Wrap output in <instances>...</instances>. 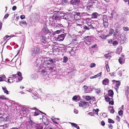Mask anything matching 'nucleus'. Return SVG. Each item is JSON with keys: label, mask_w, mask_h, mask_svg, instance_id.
Here are the masks:
<instances>
[{"label": "nucleus", "mask_w": 129, "mask_h": 129, "mask_svg": "<svg viewBox=\"0 0 129 129\" xmlns=\"http://www.w3.org/2000/svg\"><path fill=\"white\" fill-rule=\"evenodd\" d=\"M73 4L75 5H78L79 3V0H72Z\"/></svg>", "instance_id": "nucleus-22"}, {"label": "nucleus", "mask_w": 129, "mask_h": 129, "mask_svg": "<svg viewBox=\"0 0 129 129\" xmlns=\"http://www.w3.org/2000/svg\"><path fill=\"white\" fill-rule=\"evenodd\" d=\"M13 76L15 78L16 77H17L18 81H17L16 82H19L21 81L22 79V78L21 76V73H17L15 75H13Z\"/></svg>", "instance_id": "nucleus-7"}, {"label": "nucleus", "mask_w": 129, "mask_h": 129, "mask_svg": "<svg viewBox=\"0 0 129 129\" xmlns=\"http://www.w3.org/2000/svg\"><path fill=\"white\" fill-rule=\"evenodd\" d=\"M32 79L33 80L36 79L38 77V76L36 73H34L31 76Z\"/></svg>", "instance_id": "nucleus-21"}, {"label": "nucleus", "mask_w": 129, "mask_h": 129, "mask_svg": "<svg viewBox=\"0 0 129 129\" xmlns=\"http://www.w3.org/2000/svg\"><path fill=\"white\" fill-rule=\"evenodd\" d=\"M88 38H89V39L88 38V39H84H84H83V40H84V41L85 43H86L88 41H90V40H91L90 37H88Z\"/></svg>", "instance_id": "nucleus-41"}, {"label": "nucleus", "mask_w": 129, "mask_h": 129, "mask_svg": "<svg viewBox=\"0 0 129 129\" xmlns=\"http://www.w3.org/2000/svg\"><path fill=\"white\" fill-rule=\"evenodd\" d=\"M9 117L8 116H6L5 118H3V121L5 122L9 121Z\"/></svg>", "instance_id": "nucleus-40"}, {"label": "nucleus", "mask_w": 129, "mask_h": 129, "mask_svg": "<svg viewBox=\"0 0 129 129\" xmlns=\"http://www.w3.org/2000/svg\"><path fill=\"white\" fill-rule=\"evenodd\" d=\"M61 30L57 29V30L53 33L52 34L53 35H54L56 34H59L60 32H61Z\"/></svg>", "instance_id": "nucleus-35"}, {"label": "nucleus", "mask_w": 129, "mask_h": 129, "mask_svg": "<svg viewBox=\"0 0 129 129\" xmlns=\"http://www.w3.org/2000/svg\"><path fill=\"white\" fill-rule=\"evenodd\" d=\"M83 87L84 88V89L85 91L88 88L87 86L86 85H84L83 86Z\"/></svg>", "instance_id": "nucleus-64"}, {"label": "nucleus", "mask_w": 129, "mask_h": 129, "mask_svg": "<svg viewBox=\"0 0 129 129\" xmlns=\"http://www.w3.org/2000/svg\"><path fill=\"white\" fill-rule=\"evenodd\" d=\"M30 109H32V110H33V109H34V110H38V111H39L40 113H42L43 114H45L43 112H42L41 111H40V110H38L36 108H30Z\"/></svg>", "instance_id": "nucleus-56"}, {"label": "nucleus", "mask_w": 129, "mask_h": 129, "mask_svg": "<svg viewBox=\"0 0 129 129\" xmlns=\"http://www.w3.org/2000/svg\"><path fill=\"white\" fill-rule=\"evenodd\" d=\"M91 15V18H97L98 16H99V15L97 13H94L92 14Z\"/></svg>", "instance_id": "nucleus-17"}, {"label": "nucleus", "mask_w": 129, "mask_h": 129, "mask_svg": "<svg viewBox=\"0 0 129 129\" xmlns=\"http://www.w3.org/2000/svg\"><path fill=\"white\" fill-rule=\"evenodd\" d=\"M0 99L2 100L5 99L6 100H7L8 99L7 98H6L3 95H2L1 96H0Z\"/></svg>", "instance_id": "nucleus-53"}, {"label": "nucleus", "mask_w": 129, "mask_h": 129, "mask_svg": "<svg viewBox=\"0 0 129 129\" xmlns=\"http://www.w3.org/2000/svg\"><path fill=\"white\" fill-rule=\"evenodd\" d=\"M30 123L31 126L32 127L34 128L35 127L36 128V127L37 126V124H36V123H35L34 122H33L31 121H30Z\"/></svg>", "instance_id": "nucleus-26"}, {"label": "nucleus", "mask_w": 129, "mask_h": 129, "mask_svg": "<svg viewBox=\"0 0 129 129\" xmlns=\"http://www.w3.org/2000/svg\"><path fill=\"white\" fill-rule=\"evenodd\" d=\"M32 96L33 98L34 99H37L39 98V97L36 94V95H32Z\"/></svg>", "instance_id": "nucleus-47"}, {"label": "nucleus", "mask_w": 129, "mask_h": 129, "mask_svg": "<svg viewBox=\"0 0 129 129\" xmlns=\"http://www.w3.org/2000/svg\"><path fill=\"white\" fill-rule=\"evenodd\" d=\"M44 126V124L42 123L37 124L36 127V129H43Z\"/></svg>", "instance_id": "nucleus-15"}, {"label": "nucleus", "mask_w": 129, "mask_h": 129, "mask_svg": "<svg viewBox=\"0 0 129 129\" xmlns=\"http://www.w3.org/2000/svg\"><path fill=\"white\" fill-rule=\"evenodd\" d=\"M109 81L107 78H105L102 81V84L105 85H108L109 84Z\"/></svg>", "instance_id": "nucleus-14"}, {"label": "nucleus", "mask_w": 129, "mask_h": 129, "mask_svg": "<svg viewBox=\"0 0 129 129\" xmlns=\"http://www.w3.org/2000/svg\"><path fill=\"white\" fill-rule=\"evenodd\" d=\"M98 1L97 0H94L93 1H89L88 3L87 4L93 7V4H98Z\"/></svg>", "instance_id": "nucleus-11"}, {"label": "nucleus", "mask_w": 129, "mask_h": 129, "mask_svg": "<svg viewBox=\"0 0 129 129\" xmlns=\"http://www.w3.org/2000/svg\"><path fill=\"white\" fill-rule=\"evenodd\" d=\"M42 30L44 32L45 34H47L49 33V31L46 28H45L42 29Z\"/></svg>", "instance_id": "nucleus-36"}, {"label": "nucleus", "mask_w": 129, "mask_h": 129, "mask_svg": "<svg viewBox=\"0 0 129 129\" xmlns=\"http://www.w3.org/2000/svg\"><path fill=\"white\" fill-rule=\"evenodd\" d=\"M94 24H90V25H88L89 27V29H95V27L94 26Z\"/></svg>", "instance_id": "nucleus-39"}, {"label": "nucleus", "mask_w": 129, "mask_h": 129, "mask_svg": "<svg viewBox=\"0 0 129 129\" xmlns=\"http://www.w3.org/2000/svg\"><path fill=\"white\" fill-rule=\"evenodd\" d=\"M5 93H6L7 94H9L8 91L7 90V88L6 87H2Z\"/></svg>", "instance_id": "nucleus-32"}, {"label": "nucleus", "mask_w": 129, "mask_h": 129, "mask_svg": "<svg viewBox=\"0 0 129 129\" xmlns=\"http://www.w3.org/2000/svg\"><path fill=\"white\" fill-rule=\"evenodd\" d=\"M68 60V57L67 56H64L63 58L62 62L64 63H66Z\"/></svg>", "instance_id": "nucleus-38"}, {"label": "nucleus", "mask_w": 129, "mask_h": 129, "mask_svg": "<svg viewBox=\"0 0 129 129\" xmlns=\"http://www.w3.org/2000/svg\"><path fill=\"white\" fill-rule=\"evenodd\" d=\"M108 122L109 123H114V122L112 119H108Z\"/></svg>", "instance_id": "nucleus-50"}, {"label": "nucleus", "mask_w": 129, "mask_h": 129, "mask_svg": "<svg viewBox=\"0 0 129 129\" xmlns=\"http://www.w3.org/2000/svg\"><path fill=\"white\" fill-rule=\"evenodd\" d=\"M114 30L112 29H110V30L109 31V35H111L114 32Z\"/></svg>", "instance_id": "nucleus-42"}, {"label": "nucleus", "mask_w": 129, "mask_h": 129, "mask_svg": "<svg viewBox=\"0 0 129 129\" xmlns=\"http://www.w3.org/2000/svg\"><path fill=\"white\" fill-rule=\"evenodd\" d=\"M40 37L41 41L43 43H46V38L45 36L44 35H42L40 36Z\"/></svg>", "instance_id": "nucleus-13"}, {"label": "nucleus", "mask_w": 129, "mask_h": 129, "mask_svg": "<svg viewBox=\"0 0 129 129\" xmlns=\"http://www.w3.org/2000/svg\"><path fill=\"white\" fill-rule=\"evenodd\" d=\"M101 37L104 39H105L107 38V37H105V36L104 35H102L101 36Z\"/></svg>", "instance_id": "nucleus-59"}, {"label": "nucleus", "mask_w": 129, "mask_h": 129, "mask_svg": "<svg viewBox=\"0 0 129 129\" xmlns=\"http://www.w3.org/2000/svg\"><path fill=\"white\" fill-rule=\"evenodd\" d=\"M108 110L110 111V113H113L114 112V109L113 107L110 106H109Z\"/></svg>", "instance_id": "nucleus-19"}, {"label": "nucleus", "mask_w": 129, "mask_h": 129, "mask_svg": "<svg viewBox=\"0 0 129 129\" xmlns=\"http://www.w3.org/2000/svg\"><path fill=\"white\" fill-rule=\"evenodd\" d=\"M123 59L121 58H119L118 59V61L120 64H122L123 63Z\"/></svg>", "instance_id": "nucleus-46"}, {"label": "nucleus", "mask_w": 129, "mask_h": 129, "mask_svg": "<svg viewBox=\"0 0 129 129\" xmlns=\"http://www.w3.org/2000/svg\"><path fill=\"white\" fill-rule=\"evenodd\" d=\"M99 111V110L98 109H97L96 110L94 109L93 110V112L94 114L98 115V112Z\"/></svg>", "instance_id": "nucleus-44"}, {"label": "nucleus", "mask_w": 129, "mask_h": 129, "mask_svg": "<svg viewBox=\"0 0 129 129\" xmlns=\"http://www.w3.org/2000/svg\"><path fill=\"white\" fill-rule=\"evenodd\" d=\"M47 23L50 25H51L53 27L55 24L53 19L52 18H50L49 20L47 21Z\"/></svg>", "instance_id": "nucleus-10"}, {"label": "nucleus", "mask_w": 129, "mask_h": 129, "mask_svg": "<svg viewBox=\"0 0 129 129\" xmlns=\"http://www.w3.org/2000/svg\"><path fill=\"white\" fill-rule=\"evenodd\" d=\"M108 94L110 96H111L112 97L113 95L114 94V93L113 91L111 90H109L108 91Z\"/></svg>", "instance_id": "nucleus-27"}, {"label": "nucleus", "mask_w": 129, "mask_h": 129, "mask_svg": "<svg viewBox=\"0 0 129 129\" xmlns=\"http://www.w3.org/2000/svg\"><path fill=\"white\" fill-rule=\"evenodd\" d=\"M109 104L111 105H113L114 104V101L113 100H110L109 102Z\"/></svg>", "instance_id": "nucleus-58"}, {"label": "nucleus", "mask_w": 129, "mask_h": 129, "mask_svg": "<svg viewBox=\"0 0 129 129\" xmlns=\"http://www.w3.org/2000/svg\"><path fill=\"white\" fill-rule=\"evenodd\" d=\"M125 94L126 95H127L128 93V92L129 91V87L128 86H126V87L125 89Z\"/></svg>", "instance_id": "nucleus-31"}, {"label": "nucleus", "mask_w": 129, "mask_h": 129, "mask_svg": "<svg viewBox=\"0 0 129 129\" xmlns=\"http://www.w3.org/2000/svg\"><path fill=\"white\" fill-rule=\"evenodd\" d=\"M103 20L104 22H106L108 21L106 15H103Z\"/></svg>", "instance_id": "nucleus-30"}, {"label": "nucleus", "mask_w": 129, "mask_h": 129, "mask_svg": "<svg viewBox=\"0 0 129 129\" xmlns=\"http://www.w3.org/2000/svg\"><path fill=\"white\" fill-rule=\"evenodd\" d=\"M73 15L75 20H79L80 18V13L76 12L73 13Z\"/></svg>", "instance_id": "nucleus-8"}, {"label": "nucleus", "mask_w": 129, "mask_h": 129, "mask_svg": "<svg viewBox=\"0 0 129 129\" xmlns=\"http://www.w3.org/2000/svg\"><path fill=\"white\" fill-rule=\"evenodd\" d=\"M20 22L23 25H26L27 24L26 22L24 21H21Z\"/></svg>", "instance_id": "nucleus-60"}, {"label": "nucleus", "mask_w": 129, "mask_h": 129, "mask_svg": "<svg viewBox=\"0 0 129 129\" xmlns=\"http://www.w3.org/2000/svg\"><path fill=\"white\" fill-rule=\"evenodd\" d=\"M21 112H22L23 113H26L28 111V109L25 107H23L21 108Z\"/></svg>", "instance_id": "nucleus-16"}, {"label": "nucleus", "mask_w": 129, "mask_h": 129, "mask_svg": "<svg viewBox=\"0 0 129 129\" xmlns=\"http://www.w3.org/2000/svg\"><path fill=\"white\" fill-rule=\"evenodd\" d=\"M49 60H50V58H48V60H45L44 62L43 63V67L46 70H53L54 71H52V72L54 71L55 69L54 67H51V63Z\"/></svg>", "instance_id": "nucleus-1"}, {"label": "nucleus", "mask_w": 129, "mask_h": 129, "mask_svg": "<svg viewBox=\"0 0 129 129\" xmlns=\"http://www.w3.org/2000/svg\"><path fill=\"white\" fill-rule=\"evenodd\" d=\"M80 16L81 17H83V16H85L88 15H89L87 13L85 12H83L80 13Z\"/></svg>", "instance_id": "nucleus-29"}, {"label": "nucleus", "mask_w": 129, "mask_h": 129, "mask_svg": "<svg viewBox=\"0 0 129 129\" xmlns=\"http://www.w3.org/2000/svg\"><path fill=\"white\" fill-rule=\"evenodd\" d=\"M35 18L36 19V20L38 21L40 19V16L39 14H36V15L35 17Z\"/></svg>", "instance_id": "nucleus-34"}, {"label": "nucleus", "mask_w": 129, "mask_h": 129, "mask_svg": "<svg viewBox=\"0 0 129 129\" xmlns=\"http://www.w3.org/2000/svg\"><path fill=\"white\" fill-rule=\"evenodd\" d=\"M81 28L82 29H83L84 30H83L82 31H85L86 30H89V27H88L87 26L84 25V26H83L82 27H81Z\"/></svg>", "instance_id": "nucleus-23"}, {"label": "nucleus", "mask_w": 129, "mask_h": 129, "mask_svg": "<svg viewBox=\"0 0 129 129\" xmlns=\"http://www.w3.org/2000/svg\"><path fill=\"white\" fill-rule=\"evenodd\" d=\"M93 7L87 4L86 6V10L87 11H89L90 10H92Z\"/></svg>", "instance_id": "nucleus-25"}, {"label": "nucleus", "mask_w": 129, "mask_h": 129, "mask_svg": "<svg viewBox=\"0 0 129 129\" xmlns=\"http://www.w3.org/2000/svg\"><path fill=\"white\" fill-rule=\"evenodd\" d=\"M106 67L107 72H109L110 71V70L108 66V65H106Z\"/></svg>", "instance_id": "nucleus-63"}, {"label": "nucleus", "mask_w": 129, "mask_h": 129, "mask_svg": "<svg viewBox=\"0 0 129 129\" xmlns=\"http://www.w3.org/2000/svg\"><path fill=\"white\" fill-rule=\"evenodd\" d=\"M30 109H32V110H33V109H34V110H38V111H39L40 113H42L43 114H45L43 112H42L41 111H40V110H38L36 108H30Z\"/></svg>", "instance_id": "nucleus-55"}, {"label": "nucleus", "mask_w": 129, "mask_h": 129, "mask_svg": "<svg viewBox=\"0 0 129 129\" xmlns=\"http://www.w3.org/2000/svg\"><path fill=\"white\" fill-rule=\"evenodd\" d=\"M104 25L105 28H106L107 27L108 25V22H104Z\"/></svg>", "instance_id": "nucleus-48"}, {"label": "nucleus", "mask_w": 129, "mask_h": 129, "mask_svg": "<svg viewBox=\"0 0 129 129\" xmlns=\"http://www.w3.org/2000/svg\"><path fill=\"white\" fill-rule=\"evenodd\" d=\"M66 36V35L65 34H63L59 35L57 38V40L58 41H63L65 37Z\"/></svg>", "instance_id": "nucleus-12"}, {"label": "nucleus", "mask_w": 129, "mask_h": 129, "mask_svg": "<svg viewBox=\"0 0 129 129\" xmlns=\"http://www.w3.org/2000/svg\"><path fill=\"white\" fill-rule=\"evenodd\" d=\"M89 103L85 102L80 101L79 103V106L80 107H82L83 108H87L89 106Z\"/></svg>", "instance_id": "nucleus-5"}, {"label": "nucleus", "mask_w": 129, "mask_h": 129, "mask_svg": "<svg viewBox=\"0 0 129 129\" xmlns=\"http://www.w3.org/2000/svg\"><path fill=\"white\" fill-rule=\"evenodd\" d=\"M56 59L55 58L51 59L50 58V60H49L50 63H55L56 62Z\"/></svg>", "instance_id": "nucleus-37"}, {"label": "nucleus", "mask_w": 129, "mask_h": 129, "mask_svg": "<svg viewBox=\"0 0 129 129\" xmlns=\"http://www.w3.org/2000/svg\"><path fill=\"white\" fill-rule=\"evenodd\" d=\"M42 61L40 59H37L36 61L35 66L39 69V72L41 73H45L46 71L43 68V67H41L42 66Z\"/></svg>", "instance_id": "nucleus-2"}, {"label": "nucleus", "mask_w": 129, "mask_h": 129, "mask_svg": "<svg viewBox=\"0 0 129 129\" xmlns=\"http://www.w3.org/2000/svg\"><path fill=\"white\" fill-rule=\"evenodd\" d=\"M123 113V111L122 110H120L118 111V114L120 115H122Z\"/></svg>", "instance_id": "nucleus-51"}, {"label": "nucleus", "mask_w": 129, "mask_h": 129, "mask_svg": "<svg viewBox=\"0 0 129 129\" xmlns=\"http://www.w3.org/2000/svg\"><path fill=\"white\" fill-rule=\"evenodd\" d=\"M67 0H62L61 4L62 5H66L69 4Z\"/></svg>", "instance_id": "nucleus-24"}, {"label": "nucleus", "mask_w": 129, "mask_h": 129, "mask_svg": "<svg viewBox=\"0 0 129 129\" xmlns=\"http://www.w3.org/2000/svg\"><path fill=\"white\" fill-rule=\"evenodd\" d=\"M95 65H96L95 63H92L90 64V67L91 68H93L95 67Z\"/></svg>", "instance_id": "nucleus-45"}, {"label": "nucleus", "mask_w": 129, "mask_h": 129, "mask_svg": "<svg viewBox=\"0 0 129 129\" xmlns=\"http://www.w3.org/2000/svg\"><path fill=\"white\" fill-rule=\"evenodd\" d=\"M101 75V73H98V74L94 76L91 77L90 78L91 79L96 78V77L100 76Z\"/></svg>", "instance_id": "nucleus-28"}, {"label": "nucleus", "mask_w": 129, "mask_h": 129, "mask_svg": "<svg viewBox=\"0 0 129 129\" xmlns=\"http://www.w3.org/2000/svg\"><path fill=\"white\" fill-rule=\"evenodd\" d=\"M116 82L117 85H116L119 86L120 84V81H116Z\"/></svg>", "instance_id": "nucleus-61"}, {"label": "nucleus", "mask_w": 129, "mask_h": 129, "mask_svg": "<svg viewBox=\"0 0 129 129\" xmlns=\"http://www.w3.org/2000/svg\"><path fill=\"white\" fill-rule=\"evenodd\" d=\"M86 100L87 101H88L91 99V97L89 96H86Z\"/></svg>", "instance_id": "nucleus-52"}, {"label": "nucleus", "mask_w": 129, "mask_h": 129, "mask_svg": "<svg viewBox=\"0 0 129 129\" xmlns=\"http://www.w3.org/2000/svg\"><path fill=\"white\" fill-rule=\"evenodd\" d=\"M123 29L124 31H128L129 30L128 28L127 27H124Z\"/></svg>", "instance_id": "nucleus-57"}, {"label": "nucleus", "mask_w": 129, "mask_h": 129, "mask_svg": "<svg viewBox=\"0 0 129 129\" xmlns=\"http://www.w3.org/2000/svg\"><path fill=\"white\" fill-rule=\"evenodd\" d=\"M9 123L5 124L4 125H0V128H5L8 127L9 126Z\"/></svg>", "instance_id": "nucleus-18"}, {"label": "nucleus", "mask_w": 129, "mask_h": 129, "mask_svg": "<svg viewBox=\"0 0 129 129\" xmlns=\"http://www.w3.org/2000/svg\"><path fill=\"white\" fill-rule=\"evenodd\" d=\"M55 12H56L57 14L53 16V19H54L56 20H59L60 19H62V15H61L62 14L61 12L59 11H56Z\"/></svg>", "instance_id": "nucleus-4"}, {"label": "nucleus", "mask_w": 129, "mask_h": 129, "mask_svg": "<svg viewBox=\"0 0 129 129\" xmlns=\"http://www.w3.org/2000/svg\"><path fill=\"white\" fill-rule=\"evenodd\" d=\"M70 123L72 126H73L75 127H76L77 125V124L74 123L70 122Z\"/></svg>", "instance_id": "nucleus-54"}, {"label": "nucleus", "mask_w": 129, "mask_h": 129, "mask_svg": "<svg viewBox=\"0 0 129 129\" xmlns=\"http://www.w3.org/2000/svg\"><path fill=\"white\" fill-rule=\"evenodd\" d=\"M105 58L107 59H109L111 57V55L108 54L105 55Z\"/></svg>", "instance_id": "nucleus-43"}, {"label": "nucleus", "mask_w": 129, "mask_h": 129, "mask_svg": "<svg viewBox=\"0 0 129 129\" xmlns=\"http://www.w3.org/2000/svg\"><path fill=\"white\" fill-rule=\"evenodd\" d=\"M13 77H14L13 76V75L12 76L9 77V79H8L7 80L8 82L11 83L13 82L14 81V80H13Z\"/></svg>", "instance_id": "nucleus-20"}, {"label": "nucleus", "mask_w": 129, "mask_h": 129, "mask_svg": "<svg viewBox=\"0 0 129 129\" xmlns=\"http://www.w3.org/2000/svg\"><path fill=\"white\" fill-rule=\"evenodd\" d=\"M72 17L70 14L64 15L63 16L62 15V18L65 19L67 20H71Z\"/></svg>", "instance_id": "nucleus-9"}, {"label": "nucleus", "mask_w": 129, "mask_h": 129, "mask_svg": "<svg viewBox=\"0 0 129 129\" xmlns=\"http://www.w3.org/2000/svg\"><path fill=\"white\" fill-rule=\"evenodd\" d=\"M77 41V39H74L72 40V41L71 43L70 44H74V45H76L77 44V43L76 41Z\"/></svg>", "instance_id": "nucleus-33"}, {"label": "nucleus", "mask_w": 129, "mask_h": 129, "mask_svg": "<svg viewBox=\"0 0 129 129\" xmlns=\"http://www.w3.org/2000/svg\"><path fill=\"white\" fill-rule=\"evenodd\" d=\"M63 27V26L62 24L57 23L55 24L53 28L55 30L58 29L62 30Z\"/></svg>", "instance_id": "nucleus-6"}, {"label": "nucleus", "mask_w": 129, "mask_h": 129, "mask_svg": "<svg viewBox=\"0 0 129 129\" xmlns=\"http://www.w3.org/2000/svg\"><path fill=\"white\" fill-rule=\"evenodd\" d=\"M40 49L39 47L31 48L30 52L31 56L33 57L36 56L40 52Z\"/></svg>", "instance_id": "nucleus-3"}, {"label": "nucleus", "mask_w": 129, "mask_h": 129, "mask_svg": "<svg viewBox=\"0 0 129 129\" xmlns=\"http://www.w3.org/2000/svg\"><path fill=\"white\" fill-rule=\"evenodd\" d=\"M119 86H118L116 85L114 86L115 89L116 90V91L118 90V89L119 88Z\"/></svg>", "instance_id": "nucleus-62"}, {"label": "nucleus", "mask_w": 129, "mask_h": 129, "mask_svg": "<svg viewBox=\"0 0 129 129\" xmlns=\"http://www.w3.org/2000/svg\"><path fill=\"white\" fill-rule=\"evenodd\" d=\"M113 46H116L118 44V42L116 41H114L112 43Z\"/></svg>", "instance_id": "nucleus-49"}]
</instances>
